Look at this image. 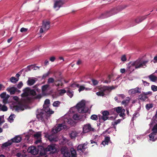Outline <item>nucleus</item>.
Wrapping results in <instances>:
<instances>
[{"mask_svg": "<svg viewBox=\"0 0 157 157\" xmlns=\"http://www.w3.org/2000/svg\"><path fill=\"white\" fill-rule=\"evenodd\" d=\"M101 119L103 120L104 121H105L108 119H114L115 118H113V117H109L107 116H102L101 117Z\"/></svg>", "mask_w": 157, "mask_h": 157, "instance_id": "nucleus-31", "label": "nucleus"}, {"mask_svg": "<svg viewBox=\"0 0 157 157\" xmlns=\"http://www.w3.org/2000/svg\"><path fill=\"white\" fill-rule=\"evenodd\" d=\"M95 131L94 128L91 127L90 124H86L83 126V133H87L89 132H94Z\"/></svg>", "mask_w": 157, "mask_h": 157, "instance_id": "nucleus-11", "label": "nucleus"}, {"mask_svg": "<svg viewBox=\"0 0 157 157\" xmlns=\"http://www.w3.org/2000/svg\"><path fill=\"white\" fill-rule=\"evenodd\" d=\"M135 69V65L133 61H131L128 64L126 72L128 74H130Z\"/></svg>", "mask_w": 157, "mask_h": 157, "instance_id": "nucleus-12", "label": "nucleus"}, {"mask_svg": "<svg viewBox=\"0 0 157 157\" xmlns=\"http://www.w3.org/2000/svg\"><path fill=\"white\" fill-rule=\"evenodd\" d=\"M60 94H65L66 93V90L64 89H61L59 90Z\"/></svg>", "mask_w": 157, "mask_h": 157, "instance_id": "nucleus-57", "label": "nucleus"}, {"mask_svg": "<svg viewBox=\"0 0 157 157\" xmlns=\"http://www.w3.org/2000/svg\"><path fill=\"white\" fill-rule=\"evenodd\" d=\"M133 62L135 65V69H137L141 68H144V66L146 67V64L148 62V61H142L140 59H138Z\"/></svg>", "mask_w": 157, "mask_h": 157, "instance_id": "nucleus-5", "label": "nucleus"}, {"mask_svg": "<svg viewBox=\"0 0 157 157\" xmlns=\"http://www.w3.org/2000/svg\"><path fill=\"white\" fill-rule=\"evenodd\" d=\"M115 87L113 86H103L99 88V91L97 92L96 94L98 96H104L105 94H108L111 90L115 89Z\"/></svg>", "mask_w": 157, "mask_h": 157, "instance_id": "nucleus-4", "label": "nucleus"}, {"mask_svg": "<svg viewBox=\"0 0 157 157\" xmlns=\"http://www.w3.org/2000/svg\"><path fill=\"white\" fill-rule=\"evenodd\" d=\"M71 87H78L79 86V85L78 84V83H73L71 85Z\"/></svg>", "mask_w": 157, "mask_h": 157, "instance_id": "nucleus-49", "label": "nucleus"}, {"mask_svg": "<svg viewBox=\"0 0 157 157\" xmlns=\"http://www.w3.org/2000/svg\"><path fill=\"white\" fill-rule=\"evenodd\" d=\"M38 152H40V156L45 155L48 152L47 148H45L41 145L38 146Z\"/></svg>", "mask_w": 157, "mask_h": 157, "instance_id": "nucleus-15", "label": "nucleus"}, {"mask_svg": "<svg viewBox=\"0 0 157 157\" xmlns=\"http://www.w3.org/2000/svg\"><path fill=\"white\" fill-rule=\"evenodd\" d=\"M18 80L19 78H16L14 77H12L10 79V81L13 83H16L18 81Z\"/></svg>", "mask_w": 157, "mask_h": 157, "instance_id": "nucleus-32", "label": "nucleus"}, {"mask_svg": "<svg viewBox=\"0 0 157 157\" xmlns=\"http://www.w3.org/2000/svg\"><path fill=\"white\" fill-rule=\"evenodd\" d=\"M112 76V75H109L108 76V78H107V79L106 80H105L104 81V82L106 83H109L110 82H111V80L110 79Z\"/></svg>", "mask_w": 157, "mask_h": 157, "instance_id": "nucleus-35", "label": "nucleus"}, {"mask_svg": "<svg viewBox=\"0 0 157 157\" xmlns=\"http://www.w3.org/2000/svg\"><path fill=\"white\" fill-rule=\"evenodd\" d=\"M48 87L47 85H44L42 87V91H45L46 90Z\"/></svg>", "mask_w": 157, "mask_h": 157, "instance_id": "nucleus-47", "label": "nucleus"}, {"mask_svg": "<svg viewBox=\"0 0 157 157\" xmlns=\"http://www.w3.org/2000/svg\"><path fill=\"white\" fill-rule=\"evenodd\" d=\"M121 10L120 9V7L119 6L113 8L109 11H106L101 14L98 17V18L102 19L108 17L117 13Z\"/></svg>", "mask_w": 157, "mask_h": 157, "instance_id": "nucleus-3", "label": "nucleus"}, {"mask_svg": "<svg viewBox=\"0 0 157 157\" xmlns=\"http://www.w3.org/2000/svg\"><path fill=\"white\" fill-rule=\"evenodd\" d=\"M73 118L75 120H78L80 119V117L77 114L74 115Z\"/></svg>", "mask_w": 157, "mask_h": 157, "instance_id": "nucleus-43", "label": "nucleus"}, {"mask_svg": "<svg viewBox=\"0 0 157 157\" xmlns=\"http://www.w3.org/2000/svg\"><path fill=\"white\" fill-rule=\"evenodd\" d=\"M23 86V84L22 82H20L17 84V87L18 89H20Z\"/></svg>", "mask_w": 157, "mask_h": 157, "instance_id": "nucleus-46", "label": "nucleus"}, {"mask_svg": "<svg viewBox=\"0 0 157 157\" xmlns=\"http://www.w3.org/2000/svg\"><path fill=\"white\" fill-rule=\"evenodd\" d=\"M16 155L17 157H23L24 155H22L21 153L18 152L16 154Z\"/></svg>", "mask_w": 157, "mask_h": 157, "instance_id": "nucleus-56", "label": "nucleus"}, {"mask_svg": "<svg viewBox=\"0 0 157 157\" xmlns=\"http://www.w3.org/2000/svg\"><path fill=\"white\" fill-rule=\"evenodd\" d=\"M148 98V96H147L144 94V92H142V93L140 94L138 97V99L141 100V101H144L146 99Z\"/></svg>", "mask_w": 157, "mask_h": 157, "instance_id": "nucleus-19", "label": "nucleus"}, {"mask_svg": "<svg viewBox=\"0 0 157 157\" xmlns=\"http://www.w3.org/2000/svg\"><path fill=\"white\" fill-rule=\"evenodd\" d=\"M12 143H13L11 141H9L8 142L2 144V147L3 148H4L10 146L12 144Z\"/></svg>", "mask_w": 157, "mask_h": 157, "instance_id": "nucleus-24", "label": "nucleus"}, {"mask_svg": "<svg viewBox=\"0 0 157 157\" xmlns=\"http://www.w3.org/2000/svg\"><path fill=\"white\" fill-rule=\"evenodd\" d=\"M55 85L57 87H59V86L62 87L63 85V83L62 81H61L60 82H59L58 84H57V83H55Z\"/></svg>", "mask_w": 157, "mask_h": 157, "instance_id": "nucleus-45", "label": "nucleus"}, {"mask_svg": "<svg viewBox=\"0 0 157 157\" xmlns=\"http://www.w3.org/2000/svg\"><path fill=\"white\" fill-rule=\"evenodd\" d=\"M21 137L19 136H17L14 138L12 139L11 140L13 143H18L21 142Z\"/></svg>", "mask_w": 157, "mask_h": 157, "instance_id": "nucleus-20", "label": "nucleus"}, {"mask_svg": "<svg viewBox=\"0 0 157 157\" xmlns=\"http://www.w3.org/2000/svg\"><path fill=\"white\" fill-rule=\"evenodd\" d=\"M14 114H11L9 117V119L10 120L13 121V117H14Z\"/></svg>", "mask_w": 157, "mask_h": 157, "instance_id": "nucleus-59", "label": "nucleus"}, {"mask_svg": "<svg viewBox=\"0 0 157 157\" xmlns=\"http://www.w3.org/2000/svg\"><path fill=\"white\" fill-rule=\"evenodd\" d=\"M102 116H108L109 115V111L107 110H105L103 111L102 113Z\"/></svg>", "mask_w": 157, "mask_h": 157, "instance_id": "nucleus-40", "label": "nucleus"}, {"mask_svg": "<svg viewBox=\"0 0 157 157\" xmlns=\"http://www.w3.org/2000/svg\"><path fill=\"white\" fill-rule=\"evenodd\" d=\"M1 110L3 111H6L8 110L7 107L4 105H2L1 108Z\"/></svg>", "mask_w": 157, "mask_h": 157, "instance_id": "nucleus-37", "label": "nucleus"}, {"mask_svg": "<svg viewBox=\"0 0 157 157\" xmlns=\"http://www.w3.org/2000/svg\"><path fill=\"white\" fill-rule=\"evenodd\" d=\"M142 81L143 82V84L144 85V86H148L149 84V83L147 82L146 81H144L143 80H142Z\"/></svg>", "mask_w": 157, "mask_h": 157, "instance_id": "nucleus-62", "label": "nucleus"}, {"mask_svg": "<svg viewBox=\"0 0 157 157\" xmlns=\"http://www.w3.org/2000/svg\"><path fill=\"white\" fill-rule=\"evenodd\" d=\"M50 104V101L49 99H47L44 101V105H43V109L45 110V108L48 107L49 108L48 105V104Z\"/></svg>", "mask_w": 157, "mask_h": 157, "instance_id": "nucleus-25", "label": "nucleus"}, {"mask_svg": "<svg viewBox=\"0 0 157 157\" xmlns=\"http://www.w3.org/2000/svg\"><path fill=\"white\" fill-rule=\"evenodd\" d=\"M64 2L62 0H55L53 7L54 8H58L57 10L64 4Z\"/></svg>", "mask_w": 157, "mask_h": 157, "instance_id": "nucleus-16", "label": "nucleus"}, {"mask_svg": "<svg viewBox=\"0 0 157 157\" xmlns=\"http://www.w3.org/2000/svg\"><path fill=\"white\" fill-rule=\"evenodd\" d=\"M54 113V111L47 107L45 108V110L44 109L38 110L36 118L39 121L45 122Z\"/></svg>", "mask_w": 157, "mask_h": 157, "instance_id": "nucleus-1", "label": "nucleus"}, {"mask_svg": "<svg viewBox=\"0 0 157 157\" xmlns=\"http://www.w3.org/2000/svg\"><path fill=\"white\" fill-rule=\"evenodd\" d=\"M149 79L152 82H155L156 79V77L154 76L153 74H151L148 76Z\"/></svg>", "mask_w": 157, "mask_h": 157, "instance_id": "nucleus-27", "label": "nucleus"}, {"mask_svg": "<svg viewBox=\"0 0 157 157\" xmlns=\"http://www.w3.org/2000/svg\"><path fill=\"white\" fill-rule=\"evenodd\" d=\"M16 108L15 109L16 110H24L23 107L21 105H16L15 106Z\"/></svg>", "mask_w": 157, "mask_h": 157, "instance_id": "nucleus-39", "label": "nucleus"}, {"mask_svg": "<svg viewBox=\"0 0 157 157\" xmlns=\"http://www.w3.org/2000/svg\"><path fill=\"white\" fill-rule=\"evenodd\" d=\"M153 107V104L151 103L147 104L145 106L147 110H149L150 108H152Z\"/></svg>", "mask_w": 157, "mask_h": 157, "instance_id": "nucleus-36", "label": "nucleus"}, {"mask_svg": "<svg viewBox=\"0 0 157 157\" xmlns=\"http://www.w3.org/2000/svg\"><path fill=\"white\" fill-rule=\"evenodd\" d=\"M50 74V72L48 71L47 73L44 74L42 77V78L44 79L47 77Z\"/></svg>", "mask_w": 157, "mask_h": 157, "instance_id": "nucleus-42", "label": "nucleus"}, {"mask_svg": "<svg viewBox=\"0 0 157 157\" xmlns=\"http://www.w3.org/2000/svg\"><path fill=\"white\" fill-rule=\"evenodd\" d=\"M122 108V107H118L114 108V110L115 111H116L117 113H119L121 112V109Z\"/></svg>", "mask_w": 157, "mask_h": 157, "instance_id": "nucleus-33", "label": "nucleus"}, {"mask_svg": "<svg viewBox=\"0 0 157 157\" xmlns=\"http://www.w3.org/2000/svg\"><path fill=\"white\" fill-rule=\"evenodd\" d=\"M104 140H105L106 142L109 143V142L110 140V138L109 136H106L105 137Z\"/></svg>", "mask_w": 157, "mask_h": 157, "instance_id": "nucleus-60", "label": "nucleus"}, {"mask_svg": "<svg viewBox=\"0 0 157 157\" xmlns=\"http://www.w3.org/2000/svg\"><path fill=\"white\" fill-rule=\"evenodd\" d=\"M28 30V29L24 28H22L20 29V32L21 33H25Z\"/></svg>", "mask_w": 157, "mask_h": 157, "instance_id": "nucleus-48", "label": "nucleus"}, {"mask_svg": "<svg viewBox=\"0 0 157 157\" xmlns=\"http://www.w3.org/2000/svg\"><path fill=\"white\" fill-rule=\"evenodd\" d=\"M36 81L33 79H29L27 81V84L29 86H32L36 82Z\"/></svg>", "mask_w": 157, "mask_h": 157, "instance_id": "nucleus-28", "label": "nucleus"}, {"mask_svg": "<svg viewBox=\"0 0 157 157\" xmlns=\"http://www.w3.org/2000/svg\"><path fill=\"white\" fill-rule=\"evenodd\" d=\"M33 136L36 139L41 138V133L40 132H38L34 134Z\"/></svg>", "mask_w": 157, "mask_h": 157, "instance_id": "nucleus-30", "label": "nucleus"}, {"mask_svg": "<svg viewBox=\"0 0 157 157\" xmlns=\"http://www.w3.org/2000/svg\"><path fill=\"white\" fill-rule=\"evenodd\" d=\"M152 132L150 133L149 136L150 138V140L152 141L155 140V138L157 137V124H155L152 129Z\"/></svg>", "mask_w": 157, "mask_h": 157, "instance_id": "nucleus-9", "label": "nucleus"}, {"mask_svg": "<svg viewBox=\"0 0 157 157\" xmlns=\"http://www.w3.org/2000/svg\"><path fill=\"white\" fill-rule=\"evenodd\" d=\"M148 15H145L141 17H139L135 20V22L136 23H139L145 19Z\"/></svg>", "mask_w": 157, "mask_h": 157, "instance_id": "nucleus-22", "label": "nucleus"}, {"mask_svg": "<svg viewBox=\"0 0 157 157\" xmlns=\"http://www.w3.org/2000/svg\"><path fill=\"white\" fill-rule=\"evenodd\" d=\"M78 133L75 131H72L70 134V136L72 139L75 138L77 136Z\"/></svg>", "mask_w": 157, "mask_h": 157, "instance_id": "nucleus-26", "label": "nucleus"}, {"mask_svg": "<svg viewBox=\"0 0 157 157\" xmlns=\"http://www.w3.org/2000/svg\"><path fill=\"white\" fill-rule=\"evenodd\" d=\"M87 145L86 143L79 145L77 148V150L83 152L87 148Z\"/></svg>", "mask_w": 157, "mask_h": 157, "instance_id": "nucleus-17", "label": "nucleus"}, {"mask_svg": "<svg viewBox=\"0 0 157 157\" xmlns=\"http://www.w3.org/2000/svg\"><path fill=\"white\" fill-rule=\"evenodd\" d=\"M141 88L137 87L135 88L129 90V92L131 94H135L136 93H140Z\"/></svg>", "mask_w": 157, "mask_h": 157, "instance_id": "nucleus-18", "label": "nucleus"}, {"mask_svg": "<svg viewBox=\"0 0 157 157\" xmlns=\"http://www.w3.org/2000/svg\"><path fill=\"white\" fill-rule=\"evenodd\" d=\"M92 82H93V85L94 86H95V85H97L98 83V81L96 80L92 79Z\"/></svg>", "mask_w": 157, "mask_h": 157, "instance_id": "nucleus-51", "label": "nucleus"}, {"mask_svg": "<svg viewBox=\"0 0 157 157\" xmlns=\"http://www.w3.org/2000/svg\"><path fill=\"white\" fill-rule=\"evenodd\" d=\"M31 154L35 155L38 153V148L35 146H31L29 147L27 150Z\"/></svg>", "mask_w": 157, "mask_h": 157, "instance_id": "nucleus-14", "label": "nucleus"}, {"mask_svg": "<svg viewBox=\"0 0 157 157\" xmlns=\"http://www.w3.org/2000/svg\"><path fill=\"white\" fill-rule=\"evenodd\" d=\"M67 126L63 124H59L57 127L53 128L52 130V134H55L60 131L61 130L67 128Z\"/></svg>", "mask_w": 157, "mask_h": 157, "instance_id": "nucleus-10", "label": "nucleus"}, {"mask_svg": "<svg viewBox=\"0 0 157 157\" xmlns=\"http://www.w3.org/2000/svg\"><path fill=\"white\" fill-rule=\"evenodd\" d=\"M130 100V98L129 97H127L125 100H123L121 102V104L124 105V106H126L128 105Z\"/></svg>", "mask_w": 157, "mask_h": 157, "instance_id": "nucleus-23", "label": "nucleus"}, {"mask_svg": "<svg viewBox=\"0 0 157 157\" xmlns=\"http://www.w3.org/2000/svg\"><path fill=\"white\" fill-rule=\"evenodd\" d=\"M55 57L54 56H52L50 58V60L52 62H54L55 60Z\"/></svg>", "mask_w": 157, "mask_h": 157, "instance_id": "nucleus-64", "label": "nucleus"}, {"mask_svg": "<svg viewBox=\"0 0 157 157\" xmlns=\"http://www.w3.org/2000/svg\"><path fill=\"white\" fill-rule=\"evenodd\" d=\"M50 22L49 21H43L42 25L40 30V33H46L50 27Z\"/></svg>", "mask_w": 157, "mask_h": 157, "instance_id": "nucleus-7", "label": "nucleus"}, {"mask_svg": "<svg viewBox=\"0 0 157 157\" xmlns=\"http://www.w3.org/2000/svg\"><path fill=\"white\" fill-rule=\"evenodd\" d=\"M67 94L70 98H71L73 96V94L69 91L67 92Z\"/></svg>", "mask_w": 157, "mask_h": 157, "instance_id": "nucleus-61", "label": "nucleus"}, {"mask_svg": "<svg viewBox=\"0 0 157 157\" xmlns=\"http://www.w3.org/2000/svg\"><path fill=\"white\" fill-rule=\"evenodd\" d=\"M46 148L47 152L49 151L51 154H53L57 152V149L55 147V144H54L49 145Z\"/></svg>", "mask_w": 157, "mask_h": 157, "instance_id": "nucleus-13", "label": "nucleus"}, {"mask_svg": "<svg viewBox=\"0 0 157 157\" xmlns=\"http://www.w3.org/2000/svg\"><path fill=\"white\" fill-rule=\"evenodd\" d=\"M16 88L14 87H8L7 88L6 90L8 92L10 93V94H14L16 92Z\"/></svg>", "mask_w": 157, "mask_h": 157, "instance_id": "nucleus-21", "label": "nucleus"}, {"mask_svg": "<svg viewBox=\"0 0 157 157\" xmlns=\"http://www.w3.org/2000/svg\"><path fill=\"white\" fill-rule=\"evenodd\" d=\"M54 79L52 78H49L48 79V83H52L54 82Z\"/></svg>", "mask_w": 157, "mask_h": 157, "instance_id": "nucleus-41", "label": "nucleus"}, {"mask_svg": "<svg viewBox=\"0 0 157 157\" xmlns=\"http://www.w3.org/2000/svg\"><path fill=\"white\" fill-rule=\"evenodd\" d=\"M126 56L125 55H124L122 56L121 57V60L122 61H125L126 60Z\"/></svg>", "mask_w": 157, "mask_h": 157, "instance_id": "nucleus-54", "label": "nucleus"}, {"mask_svg": "<svg viewBox=\"0 0 157 157\" xmlns=\"http://www.w3.org/2000/svg\"><path fill=\"white\" fill-rule=\"evenodd\" d=\"M90 118L93 120L96 121L98 119V116L96 115H93L91 116Z\"/></svg>", "mask_w": 157, "mask_h": 157, "instance_id": "nucleus-38", "label": "nucleus"}, {"mask_svg": "<svg viewBox=\"0 0 157 157\" xmlns=\"http://www.w3.org/2000/svg\"><path fill=\"white\" fill-rule=\"evenodd\" d=\"M48 139L51 142L55 141H56V138L54 137V135L52 134L48 135Z\"/></svg>", "mask_w": 157, "mask_h": 157, "instance_id": "nucleus-29", "label": "nucleus"}, {"mask_svg": "<svg viewBox=\"0 0 157 157\" xmlns=\"http://www.w3.org/2000/svg\"><path fill=\"white\" fill-rule=\"evenodd\" d=\"M23 93L21 94L22 98H25L23 99L25 100V102H28L30 101L31 99L28 97L29 95H31L34 97V99H40L42 97V95L39 94L36 95V93L35 90H31L29 87H27L23 90Z\"/></svg>", "mask_w": 157, "mask_h": 157, "instance_id": "nucleus-2", "label": "nucleus"}, {"mask_svg": "<svg viewBox=\"0 0 157 157\" xmlns=\"http://www.w3.org/2000/svg\"><path fill=\"white\" fill-rule=\"evenodd\" d=\"M6 92H3L0 95V97L2 98H6Z\"/></svg>", "mask_w": 157, "mask_h": 157, "instance_id": "nucleus-50", "label": "nucleus"}, {"mask_svg": "<svg viewBox=\"0 0 157 157\" xmlns=\"http://www.w3.org/2000/svg\"><path fill=\"white\" fill-rule=\"evenodd\" d=\"M151 89L153 91H157V86L154 85H152L151 86Z\"/></svg>", "mask_w": 157, "mask_h": 157, "instance_id": "nucleus-44", "label": "nucleus"}, {"mask_svg": "<svg viewBox=\"0 0 157 157\" xmlns=\"http://www.w3.org/2000/svg\"><path fill=\"white\" fill-rule=\"evenodd\" d=\"M41 138L37 139L35 142V143L36 144H37L38 143L41 142Z\"/></svg>", "mask_w": 157, "mask_h": 157, "instance_id": "nucleus-55", "label": "nucleus"}, {"mask_svg": "<svg viewBox=\"0 0 157 157\" xmlns=\"http://www.w3.org/2000/svg\"><path fill=\"white\" fill-rule=\"evenodd\" d=\"M85 87L84 86H80L79 87L78 91L79 92H80L81 91H83L84 90H85Z\"/></svg>", "mask_w": 157, "mask_h": 157, "instance_id": "nucleus-53", "label": "nucleus"}, {"mask_svg": "<svg viewBox=\"0 0 157 157\" xmlns=\"http://www.w3.org/2000/svg\"><path fill=\"white\" fill-rule=\"evenodd\" d=\"M60 104V102L59 101H54L53 103V105L54 107H59Z\"/></svg>", "mask_w": 157, "mask_h": 157, "instance_id": "nucleus-34", "label": "nucleus"}, {"mask_svg": "<svg viewBox=\"0 0 157 157\" xmlns=\"http://www.w3.org/2000/svg\"><path fill=\"white\" fill-rule=\"evenodd\" d=\"M2 102L4 105L8 103V99L6 98H4L2 100Z\"/></svg>", "mask_w": 157, "mask_h": 157, "instance_id": "nucleus-52", "label": "nucleus"}, {"mask_svg": "<svg viewBox=\"0 0 157 157\" xmlns=\"http://www.w3.org/2000/svg\"><path fill=\"white\" fill-rule=\"evenodd\" d=\"M85 103L84 101H82L78 103L76 105V107L78 113H85L87 111L84 109Z\"/></svg>", "mask_w": 157, "mask_h": 157, "instance_id": "nucleus-8", "label": "nucleus"}, {"mask_svg": "<svg viewBox=\"0 0 157 157\" xmlns=\"http://www.w3.org/2000/svg\"><path fill=\"white\" fill-rule=\"evenodd\" d=\"M144 94L146 95L147 96H148V95H151L152 94V92L151 91H148L146 92H144Z\"/></svg>", "mask_w": 157, "mask_h": 157, "instance_id": "nucleus-58", "label": "nucleus"}, {"mask_svg": "<svg viewBox=\"0 0 157 157\" xmlns=\"http://www.w3.org/2000/svg\"><path fill=\"white\" fill-rule=\"evenodd\" d=\"M101 144H103L104 146H105V145H108V142H106L104 140L102 142Z\"/></svg>", "mask_w": 157, "mask_h": 157, "instance_id": "nucleus-63", "label": "nucleus"}, {"mask_svg": "<svg viewBox=\"0 0 157 157\" xmlns=\"http://www.w3.org/2000/svg\"><path fill=\"white\" fill-rule=\"evenodd\" d=\"M61 153L63 154V157H76V153L75 150L71 149V151H64L61 149Z\"/></svg>", "mask_w": 157, "mask_h": 157, "instance_id": "nucleus-6", "label": "nucleus"}]
</instances>
